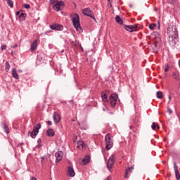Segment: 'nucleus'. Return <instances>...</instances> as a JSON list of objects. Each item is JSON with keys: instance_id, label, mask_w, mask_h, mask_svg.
Returning <instances> with one entry per match:
<instances>
[{"instance_id": "nucleus-14", "label": "nucleus", "mask_w": 180, "mask_h": 180, "mask_svg": "<svg viewBox=\"0 0 180 180\" xmlns=\"http://www.w3.org/2000/svg\"><path fill=\"white\" fill-rule=\"evenodd\" d=\"M53 122L56 124L60 123V122L61 121V117H60V115L57 112L53 113Z\"/></svg>"}, {"instance_id": "nucleus-48", "label": "nucleus", "mask_w": 180, "mask_h": 180, "mask_svg": "<svg viewBox=\"0 0 180 180\" xmlns=\"http://www.w3.org/2000/svg\"><path fill=\"white\" fill-rule=\"evenodd\" d=\"M38 141H40V139H39Z\"/></svg>"}, {"instance_id": "nucleus-13", "label": "nucleus", "mask_w": 180, "mask_h": 180, "mask_svg": "<svg viewBox=\"0 0 180 180\" xmlns=\"http://www.w3.org/2000/svg\"><path fill=\"white\" fill-rule=\"evenodd\" d=\"M160 21L158 22V25L155 23H152L149 25V29L150 30H156V29L160 30Z\"/></svg>"}, {"instance_id": "nucleus-24", "label": "nucleus", "mask_w": 180, "mask_h": 180, "mask_svg": "<svg viewBox=\"0 0 180 180\" xmlns=\"http://www.w3.org/2000/svg\"><path fill=\"white\" fill-rule=\"evenodd\" d=\"M152 37H153V39H158V40H160V35L158 32H154L152 34Z\"/></svg>"}, {"instance_id": "nucleus-32", "label": "nucleus", "mask_w": 180, "mask_h": 180, "mask_svg": "<svg viewBox=\"0 0 180 180\" xmlns=\"http://www.w3.org/2000/svg\"><path fill=\"white\" fill-rule=\"evenodd\" d=\"M51 157V155L47 154L45 157L41 158V162L44 161V160H46V158H50Z\"/></svg>"}, {"instance_id": "nucleus-22", "label": "nucleus", "mask_w": 180, "mask_h": 180, "mask_svg": "<svg viewBox=\"0 0 180 180\" xmlns=\"http://www.w3.org/2000/svg\"><path fill=\"white\" fill-rule=\"evenodd\" d=\"M12 75L15 79H19V75H18V72H16V69L13 68L12 70Z\"/></svg>"}, {"instance_id": "nucleus-33", "label": "nucleus", "mask_w": 180, "mask_h": 180, "mask_svg": "<svg viewBox=\"0 0 180 180\" xmlns=\"http://www.w3.org/2000/svg\"><path fill=\"white\" fill-rule=\"evenodd\" d=\"M169 71V65L168 64L165 65V72H168Z\"/></svg>"}, {"instance_id": "nucleus-36", "label": "nucleus", "mask_w": 180, "mask_h": 180, "mask_svg": "<svg viewBox=\"0 0 180 180\" xmlns=\"http://www.w3.org/2000/svg\"><path fill=\"white\" fill-rule=\"evenodd\" d=\"M167 113H169V115H172V110H171V108H168Z\"/></svg>"}, {"instance_id": "nucleus-39", "label": "nucleus", "mask_w": 180, "mask_h": 180, "mask_svg": "<svg viewBox=\"0 0 180 180\" xmlns=\"http://www.w3.org/2000/svg\"><path fill=\"white\" fill-rule=\"evenodd\" d=\"M112 179V176H108L104 180H111Z\"/></svg>"}, {"instance_id": "nucleus-45", "label": "nucleus", "mask_w": 180, "mask_h": 180, "mask_svg": "<svg viewBox=\"0 0 180 180\" xmlns=\"http://www.w3.org/2000/svg\"><path fill=\"white\" fill-rule=\"evenodd\" d=\"M169 100L171 101V96H169Z\"/></svg>"}, {"instance_id": "nucleus-8", "label": "nucleus", "mask_w": 180, "mask_h": 180, "mask_svg": "<svg viewBox=\"0 0 180 180\" xmlns=\"http://www.w3.org/2000/svg\"><path fill=\"white\" fill-rule=\"evenodd\" d=\"M39 129H41V124H37L34 126V129H33V130H32V131L31 132V134H30V136L32 139H36V136H37V134H39Z\"/></svg>"}, {"instance_id": "nucleus-38", "label": "nucleus", "mask_w": 180, "mask_h": 180, "mask_svg": "<svg viewBox=\"0 0 180 180\" xmlns=\"http://www.w3.org/2000/svg\"><path fill=\"white\" fill-rule=\"evenodd\" d=\"M6 45L1 46V50H6Z\"/></svg>"}, {"instance_id": "nucleus-46", "label": "nucleus", "mask_w": 180, "mask_h": 180, "mask_svg": "<svg viewBox=\"0 0 180 180\" xmlns=\"http://www.w3.org/2000/svg\"><path fill=\"white\" fill-rule=\"evenodd\" d=\"M23 144H24L23 142H22V143H20V146H23Z\"/></svg>"}, {"instance_id": "nucleus-23", "label": "nucleus", "mask_w": 180, "mask_h": 180, "mask_svg": "<svg viewBox=\"0 0 180 180\" xmlns=\"http://www.w3.org/2000/svg\"><path fill=\"white\" fill-rule=\"evenodd\" d=\"M115 21L117 22V23H119V25H123V20H122V18L119 15H116Z\"/></svg>"}, {"instance_id": "nucleus-41", "label": "nucleus", "mask_w": 180, "mask_h": 180, "mask_svg": "<svg viewBox=\"0 0 180 180\" xmlns=\"http://www.w3.org/2000/svg\"><path fill=\"white\" fill-rule=\"evenodd\" d=\"M177 117L179 119V122H180V112L177 114Z\"/></svg>"}, {"instance_id": "nucleus-6", "label": "nucleus", "mask_w": 180, "mask_h": 180, "mask_svg": "<svg viewBox=\"0 0 180 180\" xmlns=\"http://www.w3.org/2000/svg\"><path fill=\"white\" fill-rule=\"evenodd\" d=\"M63 7H64V1H57L53 6V11H56V12H60V11H63Z\"/></svg>"}, {"instance_id": "nucleus-11", "label": "nucleus", "mask_w": 180, "mask_h": 180, "mask_svg": "<svg viewBox=\"0 0 180 180\" xmlns=\"http://www.w3.org/2000/svg\"><path fill=\"white\" fill-rule=\"evenodd\" d=\"M174 169L175 173L176 179L179 180L180 179V174L179 171L178 170V165H176V162H174Z\"/></svg>"}, {"instance_id": "nucleus-30", "label": "nucleus", "mask_w": 180, "mask_h": 180, "mask_svg": "<svg viewBox=\"0 0 180 180\" xmlns=\"http://www.w3.org/2000/svg\"><path fill=\"white\" fill-rule=\"evenodd\" d=\"M10 8H13V2L11 0H6Z\"/></svg>"}, {"instance_id": "nucleus-37", "label": "nucleus", "mask_w": 180, "mask_h": 180, "mask_svg": "<svg viewBox=\"0 0 180 180\" xmlns=\"http://www.w3.org/2000/svg\"><path fill=\"white\" fill-rule=\"evenodd\" d=\"M108 6L110 5V6L112 7V3H110L112 2V0H108Z\"/></svg>"}, {"instance_id": "nucleus-21", "label": "nucleus", "mask_w": 180, "mask_h": 180, "mask_svg": "<svg viewBox=\"0 0 180 180\" xmlns=\"http://www.w3.org/2000/svg\"><path fill=\"white\" fill-rule=\"evenodd\" d=\"M84 146H85V143H84V141H79L78 142H77V148H79V150H82L83 148H84Z\"/></svg>"}, {"instance_id": "nucleus-16", "label": "nucleus", "mask_w": 180, "mask_h": 180, "mask_svg": "<svg viewBox=\"0 0 180 180\" xmlns=\"http://www.w3.org/2000/svg\"><path fill=\"white\" fill-rule=\"evenodd\" d=\"M133 169H134V167H131L127 169L124 177L125 179H128L130 174H131V172H133Z\"/></svg>"}, {"instance_id": "nucleus-20", "label": "nucleus", "mask_w": 180, "mask_h": 180, "mask_svg": "<svg viewBox=\"0 0 180 180\" xmlns=\"http://www.w3.org/2000/svg\"><path fill=\"white\" fill-rule=\"evenodd\" d=\"M46 134L47 136H49V137H53V136H54L55 132H54V129H49L46 131Z\"/></svg>"}, {"instance_id": "nucleus-26", "label": "nucleus", "mask_w": 180, "mask_h": 180, "mask_svg": "<svg viewBox=\"0 0 180 180\" xmlns=\"http://www.w3.org/2000/svg\"><path fill=\"white\" fill-rule=\"evenodd\" d=\"M3 129L6 134H9V128L7 124H3Z\"/></svg>"}, {"instance_id": "nucleus-7", "label": "nucleus", "mask_w": 180, "mask_h": 180, "mask_svg": "<svg viewBox=\"0 0 180 180\" xmlns=\"http://www.w3.org/2000/svg\"><path fill=\"white\" fill-rule=\"evenodd\" d=\"M118 96L116 94H112L110 96V103L112 108H115L116 103H117Z\"/></svg>"}, {"instance_id": "nucleus-47", "label": "nucleus", "mask_w": 180, "mask_h": 180, "mask_svg": "<svg viewBox=\"0 0 180 180\" xmlns=\"http://www.w3.org/2000/svg\"><path fill=\"white\" fill-rule=\"evenodd\" d=\"M103 110H105V108H104Z\"/></svg>"}, {"instance_id": "nucleus-29", "label": "nucleus", "mask_w": 180, "mask_h": 180, "mask_svg": "<svg viewBox=\"0 0 180 180\" xmlns=\"http://www.w3.org/2000/svg\"><path fill=\"white\" fill-rule=\"evenodd\" d=\"M10 69H11V65H9V62L6 61L5 70L6 71V72H8V71H9Z\"/></svg>"}, {"instance_id": "nucleus-12", "label": "nucleus", "mask_w": 180, "mask_h": 180, "mask_svg": "<svg viewBox=\"0 0 180 180\" xmlns=\"http://www.w3.org/2000/svg\"><path fill=\"white\" fill-rule=\"evenodd\" d=\"M52 30H63L64 27L60 24H54L50 26Z\"/></svg>"}, {"instance_id": "nucleus-1", "label": "nucleus", "mask_w": 180, "mask_h": 180, "mask_svg": "<svg viewBox=\"0 0 180 180\" xmlns=\"http://www.w3.org/2000/svg\"><path fill=\"white\" fill-rule=\"evenodd\" d=\"M74 27L79 33L82 32V28L79 24V15L77 13L72 14L70 15Z\"/></svg>"}, {"instance_id": "nucleus-15", "label": "nucleus", "mask_w": 180, "mask_h": 180, "mask_svg": "<svg viewBox=\"0 0 180 180\" xmlns=\"http://www.w3.org/2000/svg\"><path fill=\"white\" fill-rule=\"evenodd\" d=\"M68 176H75V172L74 171V168L70 166L68 169Z\"/></svg>"}, {"instance_id": "nucleus-3", "label": "nucleus", "mask_w": 180, "mask_h": 180, "mask_svg": "<svg viewBox=\"0 0 180 180\" xmlns=\"http://www.w3.org/2000/svg\"><path fill=\"white\" fill-rule=\"evenodd\" d=\"M113 136H112V134H107L105 136V140L106 143L105 146V150H109L112 147H113Z\"/></svg>"}, {"instance_id": "nucleus-5", "label": "nucleus", "mask_w": 180, "mask_h": 180, "mask_svg": "<svg viewBox=\"0 0 180 180\" xmlns=\"http://www.w3.org/2000/svg\"><path fill=\"white\" fill-rule=\"evenodd\" d=\"M116 160V155L115 154L111 155V156L108 159V162L107 164L108 169L109 171L113 168V165H115V161Z\"/></svg>"}, {"instance_id": "nucleus-40", "label": "nucleus", "mask_w": 180, "mask_h": 180, "mask_svg": "<svg viewBox=\"0 0 180 180\" xmlns=\"http://www.w3.org/2000/svg\"><path fill=\"white\" fill-rule=\"evenodd\" d=\"M47 123L49 126H51L53 124V122H51V121H47Z\"/></svg>"}, {"instance_id": "nucleus-42", "label": "nucleus", "mask_w": 180, "mask_h": 180, "mask_svg": "<svg viewBox=\"0 0 180 180\" xmlns=\"http://www.w3.org/2000/svg\"><path fill=\"white\" fill-rule=\"evenodd\" d=\"M30 180H37V179L36 177L32 176L31 179H30Z\"/></svg>"}, {"instance_id": "nucleus-17", "label": "nucleus", "mask_w": 180, "mask_h": 180, "mask_svg": "<svg viewBox=\"0 0 180 180\" xmlns=\"http://www.w3.org/2000/svg\"><path fill=\"white\" fill-rule=\"evenodd\" d=\"M172 78L174 79H176V81H179L180 80V73L179 71L173 72H172Z\"/></svg>"}, {"instance_id": "nucleus-31", "label": "nucleus", "mask_w": 180, "mask_h": 180, "mask_svg": "<svg viewBox=\"0 0 180 180\" xmlns=\"http://www.w3.org/2000/svg\"><path fill=\"white\" fill-rule=\"evenodd\" d=\"M156 95L158 99H162V93L161 91H158Z\"/></svg>"}, {"instance_id": "nucleus-25", "label": "nucleus", "mask_w": 180, "mask_h": 180, "mask_svg": "<svg viewBox=\"0 0 180 180\" xmlns=\"http://www.w3.org/2000/svg\"><path fill=\"white\" fill-rule=\"evenodd\" d=\"M101 98H102L103 102H108V96H106V94L102 92L101 93Z\"/></svg>"}, {"instance_id": "nucleus-35", "label": "nucleus", "mask_w": 180, "mask_h": 180, "mask_svg": "<svg viewBox=\"0 0 180 180\" xmlns=\"http://www.w3.org/2000/svg\"><path fill=\"white\" fill-rule=\"evenodd\" d=\"M24 8H25V9H30V5L29 4H24Z\"/></svg>"}, {"instance_id": "nucleus-43", "label": "nucleus", "mask_w": 180, "mask_h": 180, "mask_svg": "<svg viewBox=\"0 0 180 180\" xmlns=\"http://www.w3.org/2000/svg\"><path fill=\"white\" fill-rule=\"evenodd\" d=\"M19 13H20L19 11L16 12L15 13L16 16H18V15H19Z\"/></svg>"}, {"instance_id": "nucleus-9", "label": "nucleus", "mask_w": 180, "mask_h": 180, "mask_svg": "<svg viewBox=\"0 0 180 180\" xmlns=\"http://www.w3.org/2000/svg\"><path fill=\"white\" fill-rule=\"evenodd\" d=\"M124 29L127 30V32H129L130 33L133 32H136L137 30V25H123Z\"/></svg>"}, {"instance_id": "nucleus-28", "label": "nucleus", "mask_w": 180, "mask_h": 180, "mask_svg": "<svg viewBox=\"0 0 180 180\" xmlns=\"http://www.w3.org/2000/svg\"><path fill=\"white\" fill-rule=\"evenodd\" d=\"M19 19L21 22H23L26 19V13H22L19 16Z\"/></svg>"}, {"instance_id": "nucleus-34", "label": "nucleus", "mask_w": 180, "mask_h": 180, "mask_svg": "<svg viewBox=\"0 0 180 180\" xmlns=\"http://www.w3.org/2000/svg\"><path fill=\"white\" fill-rule=\"evenodd\" d=\"M50 2L52 5H56V4H57V2H58V1H57V0H50Z\"/></svg>"}, {"instance_id": "nucleus-2", "label": "nucleus", "mask_w": 180, "mask_h": 180, "mask_svg": "<svg viewBox=\"0 0 180 180\" xmlns=\"http://www.w3.org/2000/svg\"><path fill=\"white\" fill-rule=\"evenodd\" d=\"M167 33L169 37V39H176L178 37V30L176 29V26L175 25H169L167 28Z\"/></svg>"}, {"instance_id": "nucleus-18", "label": "nucleus", "mask_w": 180, "mask_h": 180, "mask_svg": "<svg viewBox=\"0 0 180 180\" xmlns=\"http://www.w3.org/2000/svg\"><path fill=\"white\" fill-rule=\"evenodd\" d=\"M89 161H91V157H89V155H86L82 160L83 165H86Z\"/></svg>"}, {"instance_id": "nucleus-19", "label": "nucleus", "mask_w": 180, "mask_h": 180, "mask_svg": "<svg viewBox=\"0 0 180 180\" xmlns=\"http://www.w3.org/2000/svg\"><path fill=\"white\" fill-rule=\"evenodd\" d=\"M37 49V40H34L32 44H31V51H34Z\"/></svg>"}, {"instance_id": "nucleus-4", "label": "nucleus", "mask_w": 180, "mask_h": 180, "mask_svg": "<svg viewBox=\"0 0 180 180\" xmlns=\"http://www.w3.org/2000/svg\"><path fill=\"white\" fill-rule=\"evenodd\" d=\"M82 13L85 15V16H89V18H91L94 19V20L96 22V18H95V15H94V12L91 11L90 8H86L83 9Z\"/></svg>"}, {"instance_id": "nucleus-10", "label": "nucleus", "mask_w": 180, "mask_h": 180, "mask_svg": "<svg viewBox=\"0 0 180 180\" xmlns=\"http://www.w3.org/2000/svg\"><path fill=\"white\" fill-rule=\"evenodd\" d=\"M63 155H64L63 151H58L56 153V164H58V162L63 160Z\"/></svg>"}, {"instance_id": "nucleus-44", "label": "nucleus", "mask_w": 180, "mask_h": 180, "mask_svg": "<svg viewBox=\"0 0 180 180\" xmlns=\"http://www.w3.org/2000/svg\"><path fill=\"white\" fill-rule=\"evenodd\" d=\"M51 31H46V32H45V34H47L48 33H51Z\"/></svg>"}, {"instance_id": "nucleus-27", "label": "nucleus", "mask_w": 180, "mask_h": 180, "mask_svg": "<svg viewBox=\"0 0 180 180\" xmlns=\"http://www.w3.org/2000/svg\"><path fill=\"white\" fill-rule=\"evenodd\" d=\"M151 128L153 130H155V129H157V130H160V126H158V124H155V122H153Z\"/></svg>"}]
</instances>
